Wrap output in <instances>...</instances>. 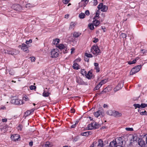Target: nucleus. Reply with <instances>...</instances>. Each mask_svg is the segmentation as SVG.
Returning a JSON list of instances; mask_svg holds the SVG:
<instances>
[{
	"label": "nucleus",
	"mask_w": 147,
	"mask_h": 147,
	"mask_svg": "<svg viewBox=\"0 0 147 147\" xmlns=\"http://www.w3.org/2000/svg\"><path fill=\"white\" fill-rule=\"evenodd\" d=\"M75 112V110L74 109H71V112L72 113H74Z\"/></svg>",
	"instance_id": "e2e57ef3"
},
{
	"label": "nucleus",
	"mask_w": 147,
	"mask_h": 147,
	"mask_svg": "<svg viewBox=\"0 0 147 147\" xmlns=\"http://www.w3.org/2000/svg\"><path fill=\"white\" fill-rule=\"evenodd\" d=\"M93 24L96 26H97L100 24V22L97 20H95L93 21Z\"/></svg>",
	"instance_id": "4be33fe9"
},
{
	"label": "nucleus",
	"mask_w": 147,
	"mask_h": 147,
	"mask_svg": "<svg viewBox=\"0 0 147 147\" xmlns=\"http://www.w3.org/2000/svg\"><path fill=\"white\" fill-rule=\"evenodd\" d=\"M85 15L84 13H80L79 16V18L80 19H83L85 17Z\"/></svg>",
	"instance_id": "7c9ffc66"
},
{
	"label": "nucleus",
	"mask_w": 147,
	"mask_h": 147,
	"mask_svg": "<svg viewBox=\"0 0 147 147\" xmlns=\"http://www.w3.org/2000/svg\"><path fill=\"white\" fill-rule=\"evenodd\" d=\"M76 126V124H74V125H72L71 126V128H74Z\"/></svg>",
	"instance_id": "338daca9"
},
{
	"label": "nucleus",
	"mask_w": 147,
	"mask_h": 147,
	"mask_svg": "<svg viewBox=\"0 0 147 147\" xmlns=\"http://www.w3.org/2000/svg\"><path fill=\"white\" fill-rule=\"evenodd\" d=\"M81 73L83 76L85 75L88 79H90L92 76V73L90 71H89L88 74H86V72L84 69H82L81 71Z\"/></svg>",
	"instance_id": "20e7f679"
},
{
	"label": "nucleus",
	"mask_w": 147,
	"mask_h": 147,
	"mask_svg": "<svg viewBox=\"0 0 147 147\" xmlns=\"http://www.w3.org/2000/svg\"><path fill=\"white\" fill-rule=\"evenodd\" d=\"M30 58H31V61H32L34 62L35 61V58L34 57H30Z\"/></svg>",
	"instance_id": "5fc2aeb1"
},
{
	"label": "nucleus",
	"mask_w": 147,
	"mask_h": 147,
	"mask_svg": "<svg viewBox=\"0 0 147 147\" xmlns=\"http://www.w3.org/2000/svg\"><path fill=\"white\" fill-rule=\"evenodd\" d=\"M91 133L90 131H87L84 132L82 133L81 134V135L82 136H88Z\"/></svg>",
	"instance_id": "b1692460"
},
{
	"label": "nucleus",
	"mask_w": 147,
	"mask_h": 147,
	"mask_svg": "<svg viewBox=\"0 0 147 147\" xmlns=\"http://www.w3.org/2000/svg\"><path fill=\"white\" fill-rule=\"evenodd\" d=\"M84 60L85 61L88 62L89 61V59H88V57H85Z\"/></svg>",
	"instance_id": "0e129e2a"
},
{
	"label": "nucleus",
	"mask_w": 147,
	"mask_h": 147,
	"mask_svg": "<svg viewBox=\"0 0 147 147\" xmlns=\"http://www.w3.org/2000/svg\"><path fill=\"white\" fill-rule=\"evenodd\" d=\"M7 121V119H2V121L3 122H6Z\"/></svg>",
	"instance_id": "bf43d9fd"
},
{
	"label": "nucleus",
	"mask_w": 147,
	"mask_h": 147,
	"mask_svg": "<svg viewBox=\"0 0 147 147\" xmlns=\"http://www.w3.org/2000/svg\"><path fill=\"white\" fill-rule=\"evenodd\" d=\"M20 138V136L18 134H16L13 135H12L11 137V139L13 141H18Z\"/></svg>",
	"instance_id": "f8f14e48"
},
{
	"label": "nucleus",
	"mask_w": 147,
	"mask_h": 147,
	"mask_svg": "<svg viewBox=\"0 0 147 147\" xmlns=\"http://www.w3.org/2000/svg\"><path fill=\"white\" fill-rule=\"evenodd\" d=\"M57 47L61 50H63L64 53H66L67 52V48L66 45H64L61 44L57 46Z\"/></svg>",
	"instance_id": "6e6552de"
},
{
	"label": "nucleus",
	"mask_w": 147,
	"mask_h": 147,
	"mask_svg": "<svg viewBox=\"0 0 147 147\" xmlns=\"http://www.w3.org/2000/svg\"><path fill=\"white\" fill-rule=\"evenodd\" d=\"M12 51L13 53V55L18 54L20 52L18 50H17L16 49H12Z\"/></svg>",
	"instance_id": "c85d7f7f"
},
{
	"label": "nucleus",
	"mask_w": 147,
	"mask_h": 147,
	"mask_svg": "<svg viewBox=\"0 0 147 147\" xmlns=\"http://www.w3.org/2000/svg\"><path fill=\"white\" fill-rule=\"evenodd\" d=\"M7 54H8L9 55H13V53L11 51H7Z\"/></svg>",
	"instance_id": "79ce46f5"
},
{
	"label": "nucleus",
	"mask_w": 147,
	"mask_h": 147,
	"mask_svg": "<svg viewBox=\"0 0 147 147\" xmlns=\"http://www.w3.org/2000/svg\"><path fill=\"white\" fill-rule=\"evenodd\" d=\"M143 138L145 139L146 143L147 144V134L144 136L143 137Z\"/></svg>",
	"instance_id": "3c124183"
},
{
	"label": "nucleus",
	"mask_w": 147,
	"mask_h": 147,
	"mask_svg": "<svg viewBox=\"0 0 147 147\" xmlns=\"http://www.w3.org/2000/svg\"><path fill=\"white\" fill-rule=\"evenodd\" d=\"M78 139L79 138L78 137V136H76V137H74V139H73V142H76L77 141H78Z\"/></svg>",
	"instance_id": "a19ab883"
},
{
	"label": "nucleus",
	"mask_w": 147,
	"mask_h": 147,
	"mask_svg": "<svg viewBox=\"0 0 147 147\" xmlns=\"http://www.w3.org/2000/svg\"><path fill=\"white\" fill-rule=\"evenodd\" d=\"M76 82L80 85L84 84L85 83L82 80L80 77H77L76 78Z\"/></svg>",
	"instance_id": "ddd939ff"
},
{
	"label": "nucleus",
	"mask_w": 147,
	"mask_h": 147,
	"mask_svg": "<svg viewBox=\"0 0 147 147\" xmlns=\"http://www.w3.org/2000/svg\"><path fill=\"white\" fill-rule=\"evenodd\" d=\"M89 0H82L81 2L79 3L80 5L83 4L84 7L86 6Z\"/></svg>",
	"instance_id": "f3484780"
},
{
	"label": "nucleus",
	"mask_w": 147,
	"mask_h": 147,
	"mask_svg": "<svg viewBox=\"0 0 147 147\" xmlns=\"http://www.w3.org/2000/svg\"><path fill=\"white\" fill-rule=\"evenodd\" d=\"M59 51L57 49H53L51 52V57L52 58H55L57 57L59 55Z\"/></svg>",
	"instance_id": "f03ea898"
},
{
	"label": "nucleus",
	"mask_w": 147,
	"mask_h": 147,
	"mask_svg": "<svg viewBox=\"0 0 147 147\" xmlns=\"http://www.w3.org/2000/svg\"><path fill=\"white\" fill-rule=\"evenodd\" d=\"M22 127V125H19L18 127V130H21Z\"/></svg>",
	"instance_id": "8fccbe9b"
},
{
	"label": "nucleus",
	"mask_w": 147,
	"mask_h": 147,
	"mask_svg": "<svg viewBox=\"0 0 147 147\" xmlns=\"http://www.w3.org/2000/svg\"><path fill=\"white\" fill-rule=\"evenodd\" d=\"M121 115L122 114L121 113L115 111H114L113 116L116 117H121Z\"/></svg>",
	"instance_id": "dca6fc26"
},
{
	"label": "nucleus",
	"mask_w": 147,
	"mask_h": 147,
	"mask_svg": "<svg viewBox=\"0 0 147 147\" xmlns=\"http://www.w3.org/2000/svg\"><path fill=\"white\" fill-rule=\"evenodd\" d=\"M141 67L142 66L140 65H137L136 67H133L130 72V75H133L138 72L140 70Z\"/></svg>",
	"instance_id": "7ed1b4c3"
},
{
	"label": "nucleus",
	"mask_w": 147,
	"mask_h": 147,
	"mask_svg": "<svg viewBox=\"0 0 147 147\" xmlns=\"http://www.w3.org/2000/svg\"><path fill=\"white\" fill-rule=\"evenodd\" d=\"M94 25L93 24H89L88 26L90 29L93 30L94 29Z\"/></svg>",
	"instance_id": "2f4dec72"
},
{
	"label": "nucleus",
	"mask_w": 147,
	"mask_h": 147,
	"mask_svg": "<svg viewBox=\"0 0 147 147\" xmlns=\"http://www.w3.org/2000/svg\"><path fill=\"white\" fill-rule=\"evenodd\" d=\"M23 101L16 96L13 97L11 100V102L13 104L16 105H21L23 103Z\"/></svg>",
	"instance_id": "f257e3e1"
},
{
	"label": "nucleus",
	"mask_w": 147,
	"mask_h": 147,
	"mask_svg": "<svg viewBox=\"0 0 147 147\" xmlns=\"http://www.w3.org/2000/svg\"><path fill=\"white\" fill-rule=\"evenodd\" d=\"M85 55L87 57H92L91 54H88L86 53H85Z\"/></svg>",
	"instance_id": "e433bc0d"
},
{
	"label": "nucleus",
	"mask_w": 147,
	"mask_h": 147,
	"mask_svg": "<svg viewBox=\"0 0 147 147\" xmlns=\"http://www.w3.org/2000/svg\"><path fill=\"white\" fill-rule=\"evenodd\" d=\"M19 47L21 48L23 51L26 53H28L29 52L28 46L24 43L22 44V45H19Z\"/></svg>",
	"instance_id": "423d86ee"
},
{
	"label": "nucleus",
	"mask_w": 147,
	"mask_h": 147,
	"mask_svg": "<svg viewBox=\"0 0 147 147\" xmlns=\"http://www.w3.org/2000/svg\"><path fill=\"white\" fill-rule=\"evenodd\" d=\"M94 115L95 117H98L99 116H101V115H102V112L100 110H99L96 112H94Z\"/></svg>",
	"instance_id": "2eb2a0df"
},
{
	"label": "nucleus",
	"mask_w": 147,
	"mask_h": 147,
	"mask_svg": "<svg viewBox=\"0 0 147 147\" xmlns=\"http://www.w3.org/2000/svg\"><path fill=\"white\" fill-rule=\"evenodd\" d=\"M140 114L141 115H147V112L146 111L141 112L140 113Z\"/></svg>",
	"instance_id": "4c0bfd02"
},
{
	"label": "nucleus",
	"mask_w": 147,
	"mask_h": 147,
	"mask_svg": "<svg viewBox=\"0 0 147 147\" xmlns=\"http://www.w3.org/2000/svg\"><path fill=\"white\" fill-rule=\"evenodd\" d=\"M31 113L30 111H28L26 112V115H30Z\"/></svg>",
	"instance_id": "864d4df0"
},
{
	"label": "nucleus",
	"mask_w": 147,
	"mask_h": 147,
	"mask_svg": "<svg viewBox=\"0 0 147 147\" xmlns=\"http://www.w3.org/2000/svg\"><path fill=\"white\" fill-rule=\"evenodd\" d=\"M29 144L30 146H32L33 144V142L32 141L30 142L29 143Z\"/></svg>",
	"instance_id": "052dcab7"
},
{
	"label": "nucleus",
	"mask_w": 147,
	"mask_h": 147,
	"mask_svg": "<svg viewBox=\"0 0 147 147\" xmlns=\"http://www.w3.org/2000/svg\"><path fill=\"white\" fill-rule=\"evenodd\" d=\"M23 99L26 101L29 100L28 97L26 96H24L23 98Z\"/></svg>",
	"instance_id": "de8ad7c7"
},
{
	"label": "nucleus",
	"mask_w": 147,
	"mask_h": 147,
	"mask_svg": "<svg viewBox=\"0 0 147 147\" xmlns=\"http://www.w3.org/2000/svg\"><path fill=\"white\" fill-rule=\"evenodd\" d=\"M99 88V87L96 86V87H95L94 88V90H97Z\"/></svg>",
	"instance_id": "69168bd1"
},
{
	"label": "nucleus",
	"mask_w": 147,
	"mask_h": 147,
	"mask_svg": "<svg viewBox=\"0 0 147 147\" xmlns=\"http://www.w3.org/2000/svg\"><path fill=\"white\" fill-rule=\"evenodd\" d=\"M93 42L94 43H96L98 41V38H94L93 39Z\"/></svg>",
	"instance_id": "49530a36"
},
{
	"label": "nucleus",
	"mask_w": 147,
	"mask_h": 147,
	"mask_svg": "<svg viewBox=\"0 0 147 147\" xmlns=\"http://www.w3.org/2000/svg\"><path fill=\"white\" fill-rule=\"evenodd\" d=\"M125 129L127 131H133V129L132 128L126 127Z\"/></svg>",
	"instance_id": "ea45409f"
},
{
	"label": "nucleus",
	"mask_w": 147,
	"mask_h": 147,
	"mask_svg": "<svg viewBox=\"0 0 147 147\" xmlns=\"http://www.w3.org/2000/svg\"><path fill=\"white\" fill-rule=\"evenodd\" d=\"M59 42V40L58 39H56L55 40H53L52 43L54 45H57Z\"/></svg>",
	"instance_id": "a878e982"
},
{
	"label": "nucleus",
	"mask_w": 147,
	"mask_h": 147,
	"mask_svg": "<svg viewBox=\"0 0 147 147\" xmlns=\"http://www.w3.org/2000/svg\"><path fill=\"white\" fill-rule=\"evenodd\" d=\"M97 86H98L99 88H100L102 86V85L99 83L98 84Z\"/></svg>",
	"instance_id": "774afa93"
},
{
	"label": "nucleus",
	"mask_w": 147,
	"mask_h": 147,
	"mask_svg": "<svg viewBox=\"0 0 147 147\" xmlns=\"http://www.w3.org/2000/svg\"><path fill=\"white\" fill-rule=\"evenodd\" d=\"M30 88L31 90H36V87L34 85H31L30 86Z\"/></svg>",
	"instance_id": "f704fd0d"
},
{
	"label": "nucleus",
	"mask_w": 147,
	"mask_h": 147,
	"mask_svg": "<svg viewBox=\"0 0 147 147\" xmlns=\"http://www.w3.org/2000/svg\"><path fill=\"white\" fill-rule=\"evenodd\" d=\"M85 13L86 15L88 16L90 14L89 11L88 10H87L86 11Z\"/></svg>",
	"instance_id": "09e8293b"
},
{
	"label": "nucleus",
	"mask_w": 147,
	"mask_h": 147,
	"mask_svg": "<svg viewBox=\"0 0 147 147\" xmlns=\"http://www.w3.org/2000/svg\"><path fill=\"white\" fill-rule=\"evenodd\" d=\"M133 106L135 107V109H136L137 108H140V105L139 104H134Z\"/></svg>",
	"instance_id": "c9c22d12"
},
{
	"label": "nucleus",
	"mask_w": 147,
	"mask_h": 147,
	"mask_svg": "<svg viewBox=\"0 0 147 147\" xmlns=\"http://www.w3.org/2000/svg\"><path fill=\"white\" fill-rule=\"evenodd\" d=\"M99 9H101V11L103 12H106L108 9V7L105 5H103V3H100L98 6Z\"/></svg>",
	"instance_id": "0eeeda50"
},
{
	"label": "nucleus",
	"mask_w": 147,
	"mask_h": 147,
	"mask_svg": "<svg viewBox=\"0 0 147 147\" xmlns=\"http://www.w3.org/2000/svg\"><path fill=\"white\" fill-rule=\"evenodd\" d=\"M32 41L31 39H30L28 40H26V44L28 45L29 43H31L32 42Z\"/></svg>",
	"instance_id": "c03bdc74"
},
{
	"label": "nucleus",
	"mask_w": 147,
	"mask_h": 147,
	"mask_svg": "<svg viewBox=\"0 0 147 147\" xmlns=\"http://www.w3.org/2000/svg\"><path fill=\"white\" fill-rule=\"evenodd\" d=\"M50 89V88H46L44 90L43 92L42 93L43 96L45 97L49 96V95L50 94V93L49 92Z\"/></svg>",
	"instance_id": "9b49d317"
},
{
	"label": "nucleus",
	"mask_w": 147,
	"mask_h": 147,
	"mask_svg": "<svg viewBox=\"0 0 147 147\" xmlns=\"http://www.w3.org/2000/svg\"><path fill=\"white\" fill-rule=\"evenodd\" d=\"M103 141L99 139L98 140V146L100 147H102L103 146Z\"/></svg>",
	"instance_id": "5701e85b"
},
{
	"label": "nucleus",
	"mask_w": 147,
	"mask_h": 147,
	"mask_svg": "<svg viewBox=\"0 0 147 147\" xmlns=\"http://www.w3.org/2000/svg\"><path fill=\"white\" fill-rule=\"evenodd\" d=\"M76 25V24L73 22H71L70 23V26L69 27V29H71L75 27Z\"/></svg>",
	"instance_id": "cd10ccee"
},
{
	"label": "nucleus",
	"mask_w": 147,
	"mask_h": 147,
	"mask_svg": "<svg viewBox=\"0 0 147 147\" xmlns=\"http://www.w3.org/2000/svg\"><path fill=\"white\" fill-rule=\"evenodd\" d=\"M114 111L112 110H109L107 112V113L109 115L113 116Z\"/></svg>",
	"instance_id": "aec40b11"
},
{
	"label": "nucleus",
	"mask_w": 147,
	"mask_h": 147,
	"mask_svg": "<svg viewBox=\"0 0 147 147\" xmlns=\"http://www.w3.org/2000/svg\"><path fill=\"white\" fill-rule=\"evenodd\" d=\"M81 34V33L79 32H74L73 33V36L74 37L78 38Z\"/></svg>",
	"instance_id": "a211bd4d"
},
{
	"label": "nucleus",
	"mask_w": 147,
	"mask_h": 147,
	"mask_svg": "<svg viewBox=\"0 0 147 147\" xmlns=\"http://www.w3.org/2000/svg\"><path fill=\"white\" fill-rule=\"evenodd\" d=\"M94 128L97 129L100 127L99 125L97 123H94Z\"/></svg>",
	"instance_id": "72a5a7b5"
},
{
	"label": "nucleus",
	"mask_w": 147,
	"mask_h": 147,
	"mask_svg": "<svg viewBox=\"0 0 147 147\" xmlns=\"http://www.w3.org/2000/svg\"><path fill=\"white\" fill-rule=\"evenodd\" d=\"M121 36L123 38H125L127 36L126 34L125 33H121Z\"/></svg>",
	"instance_id": "37998d69"
},
{
	"label": "nucleus",
	"mask_w": 147,
	"mask_h": 147,
	"mask_svg": "<svg viewBox=\"0 0 147 147\" xmlns=\"http://www.w3.org/2000/svg\"><path fill=\"white\" fill-rule=\"evenodd\" d=\"M137 140V138L136 136H134L133 137V141H136Z\"/></svg>",
	"instance_id": "680f3d73"
},
{
	"label": "nucleus",
	"mask_w": 147,
	"mask_h": 147,
	"mask_svg": "<svg viewBox=\"0 0 147 147\" xmlns=\"http://www.w3.org/2000/svg\"><path fill=\"white\" fill-rule=\"evenodd\" d=\"M99 16V13L97 12H96V16L94 17V19H95V17H98Z\"/></svg>",
	"instance_id": "4d7b16f0"
},
{
	"label": "nucleus",
	"mask_w": 147,
	"mask_h": 147,
	"mask_svg": "<svg viewBox=\"0 0 147 147\" xmlns=\"http://www.w3.org/2000/svg\"><path fill=\"white\" fill-rule=\"evenodd\" d=\"M91 51L94 54L100 53V50L97 46L94 45L91 47Z\"/></svg>",
	"instance_id": "39448f33"
},
{
	"label": "nucleus",
	"mask_w": 147,
	"mask_h": 147,
	"mask_svg": "<svg viewBox=\"0 0 147 147\" xmlns=\"http://www.w3.org/2000/svg\"><path fill=\"white\" fill-rule=\"evenodd\" d=\"M147 107V105L145 103H142L140 105V107L142 108H144Z\"/></svg>",
	"instance_id": "58836bf2"
},
{
	"label": "nucleus",
	"mask_w": 147,
	"mask_h": 147,
	"mask_svg": "<svg viewBox=\"0 0 147 147\" xmlns=\"http://www.w3.org/2000/svg\"><path fill=\"white\" fill-rule=\"evenodd\" d=\"M107 81V79H105V80H102L100 82H99V83L102 85V84L106 83Z\"/></svg>",
	"instance_id": "473e14b6"
},
{
	"label": "nucleus",
	"mask_w": 147,
	"mask_h": 147,
	"mask_svg": "<svg viewBox=\"0 0 147 147\" xmlns=\"http://www.w3.org/2000/svg\"><path fill=\"white\" fill-rule=\"evenodd\" d=\"M140 54L142 55H146V53H147V50L144 49H141L140 51Z\"/></svg>",
	"instance_id": "bb28decb"
},
{
	"label": "nucleus",
	"mask_w": 147,
	"mask_h": 147,
	"mask_svg": "<svg viewBox=\"0 0 147 147\" xmlns=\"http://www.w3.org/2000/svg\"><path fill=\"white\" fill-rule=\"evenodd\" d=\"M94 65L95 66V69L96 70V71L97 72H98L100 71V68L98 66V64L96 63H94Z\"/></svg>",
	"instance_id": "6ab92c4d"
},
{
	"label": "nucleus",
	"mask_w": 147,
	"mask_h": 147,
	"mask_svg": "<svg viewBox=\"0 0 147 147\" xmlns=\"http://www.w3.org/2000/svg\"><path fill=\"white\" fill-rule=\"evenodd\" d=\"M96 144V142H93L92 144L90 146V147H95Z\"/></svg>",
	"instance_id": "603ef678"
},
{
	"label": "nucleus",
	"mask_w": 147,
	"mask_h": 147,
	"mask_svg": "<svg viewBox=\"0 0 147 147\" xmlns=\"http://www.w3.org/2000/svg\"><path fill=\"white\" fill-rule=\"evenodd\" d=\"M70 0H63V3L65 4H67Z\"/></svg>",
	"instance_id": "a18cd8bd"
},
{
	"label": "nucleus",
	"mask_w": 147,
	"mask_h": 147,
	"mask_svg": "<svg viewBox=\"0 0 147 147\" xmlns=\"http://www.w3.org/2000/svg\"><path fill=\"white\" fill-rule=\"evenodd\" d=\"M94 0V5H96L97 4V0Z\"/></svg>",
	"instance_id": "6e6d98bb"
},
{
	"label": "nucleus",
	"mask_w": 147,
	"mask_h": 147,
	"mask_svg": "<svg viewBox=\"0 0 147 147\" xmlns=\"http://www.w3.org/2000/svg\"><path fill=\"white\" fill-rule=\"evenodd\" d=\"M123 86V83L122 81L120 82L118 84V85L114 89L115 91L116 92L119 90L121 89Z\"/></svg>",
	"instance_id": "9d476101"
},
{
	"label": "nucleus",
	"mask_w": 147,
	"mask_h": 147,
	"mask_svg": "<svg viewBox=\"0 0 147 147\" xmlns=\"http://www.w3.org/2000/svg\"><path fill=\"white\" fill-rule=\"evenodd\" d=\"M94 123H91L88 125V130H92L94 128Z\"/></svg>",
	"instance_id": "412c9836"
},
{
	"label": "nucleus",
	"mask_w": 147,
	"mask_h": 147,
	"mask_svg": "<svg viewBox=\"0 0 147 147\" xmlns=\"http://www.w3.org/2000/svg\"><path fill=\"white\" fill-rule=\"evenodd\" d=\"M117 143L115 140H113V141L110 142L109 146V147H116Z\"/></svg>",
	"instance_id": "4468645a"
},
{
	"label": "nucleus",
	"mask_w": 147,
	"mask_h": 147,
	"mask_svg": "<svg viewBox=\"0 0 147 147\" xmlns=\"http://www.w3.org/2000/svg\"><path fill=\"white\" fill-rule=\"evenodd\" d=\"M138 58H136V59L135 60H134L132 61H129L128 62V64H129V65H131V64L135 63H136V61L137 60H138Z\"/></svg>",
	"instance_id": "393cba45"
},
{
	"label": "nucleus",
	"mask_w": 147,
	"mask_h": 147,
	"mask_svg": "<svg viewBox=\"0 0 147 147\" xmlns=\"http://www.w3.org/2000/svg\"><path fill=\"white\" fill-rule=\"evenodd\" d=\"M78 67V64L76 63H74L73 66V68L74 69H79Z\"/></svg>",
	"instance_id": "c756f323"
},
{
	"label": "nucleus",
	"mask_w": 147,
	"mask_h": 147,
	"mask_svg": "<svg viewBox=\"0 0 147 147\" xmlns=\"http://www.w3.org/2000/svg\"><path fill=\"white\" fill-rule=\"evenodd\" d=\"M1 51L3 53L7 54V50H6L5 49H2Z\"/></svg>",
	"instance_id": "13d9d810"
},
{
	"label": "nucleus",
	"mask_w": 147,
	"mask_h": 147,
	"mask_svg": "<svg viewBox=\"0 0 147 147\" xmlns=\"http://www.w3.org/2000/svg\"><path fill=\"white\" fill-rule=\"evenodd\" d=\"M144 139L140 138L138 139V144L141 147H145L146 146L145 142L143 140Z\"/></svg>",
	"instance_id": "1a4fd4ad"
}]
</instances>
